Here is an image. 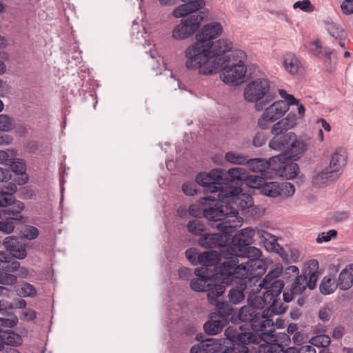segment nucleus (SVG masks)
<instances>
[{"instance_id":"nucleus-1","label":"nucleus","mask_w":353,"mask_h":353,"mask_svg":"<svg viewBox=\"0 0 353 353\" xmlns=\"http://www.w3.org/2000/svg\"><path fill=\"white\" fill-rule=\"evenodd\" d=\"M247 56L244 51L241 50H234L230 52L228 59H220L221 61L213 62L208 61L205 65H203L198 69L199 73L203 75H210L218 72L219 69L222 70L220 74L221 79L227 83L238 84V81L244 77L247 68L243 63Z\"/></svg>"},{"instance_id":"nucleus-2","label":"nucleus","mask_w":353,"mask_h":353,"mask_svg":"<svg viewBox=\"0 0 353 353\" xmlns=\"http://www.w3.org/2000/svg\"><path fill=\"white\" fill-rule=\"evenodd\" d=\"M222 31V26L218 22L210 23L203 26L196 35V41L185 51L187 59L185 66L188 70H198L210 61L207 54L209 53L212 40L219 36Z\"/></svg>"},{"instance_id":"nucleus-3","label":"nucleus","mask_w":353,"mask_h":353,"mask_svg":"<svg viewBox=\"0 0 353 353\" xmlns=\"http://www.w3.org/2000/svg\"><path fill=\"white\" fill-rule=\"evenodd\" d=\"M226 251L230 254L235 255L238 259H247V261L242 262L241 264L245 267L250 277L260 278L265 274V263L260 259L261 252L259 249L250 245L245 248L226 247Z\"/></svg>"},{"instance_id":"nucleus-4","label":"nucleus","mask_w":353,"mask_h":353,"mask_svg":"<svg viewBox=\"0 0 353 353\" xmlns=\"http://www.w3.org/2000/svg\"><path fill=\"white\" fill-rule=\"evenodd\" d=\"M226 248L222 250V254L226 261L221 263L216 274V279L225 285H230L232 282L248 276L245 267L238 264L239 260L235 255L226 252Z\"/></svg>"},{"instance_id":"nucleus-5","label":"nucleus","mask_w":353,"mask_h":353,"mask_svg":"<svg viewBox=\"0 0 353 353\" xmlns=\"http://www.w3.org/2000/svg\"><path fill=\"white\" fill-rule=\"evenodd\" d=\"M221 192L219 198L226 201L230 211H234V214H231L232 218H236L239 210H244L253 206L252 196L243 193L242 188L239 185L230 183L226 185L225 190Z\"/></svg>"},{"instance_id":"nucleus-6","label":"nucleus","mask_w":353,"mask_h":353,"mask_svg":"<svg viewBox=\"0 0 353 353\" xmlns=\"http://www.w3.org/2000/svg\"><path fill=\"white\" fill-rule=\"evenodd\" d=\"M228 171L221 168L212 170L208 174L201 172L196 176V182L204 188L208 192H218V198L222 193L221 190L226 188L230 183V177L227 175Z\"/></svg>"},{"instance_id":"nucleus-7","label":"nucleus","mask_w":353,"mask_h":353,"mask_svg":"<svg viewBox=\"0 0 353 353\" xmlns=\"http://www.w3.org/2000/svg\"><path fill=\"white\" fill-rule=\"evenodd\" d=\"M270 85L265 78H259L250 82L244 90V98L248 102H257L265 97V101L256 103V110H262L264 107L273 99L269 94Z\"/></svg>"},{"instance_id":"nucleus-8","label":"nucleus","mask_w":353,"mask_h":353,"mask_svg":"<svg viewBox=\"0 0 353 353\" xmlns=\"http://www.w3.org/2000/svg\"><path fill=\"white\" fill-rule=\"evenodd\" d=\"M218 201L212 199L211 196H205L199 199V202L206 207L203 210V216L210 221H221L228 217H231V214L234 211H230L226 201L221 198H218Z\"/></svg>"},{"instance_id":"nucleus-9","label":"nucleus","mask_w":353,"mask_h":353,"mask_svg":"<svg viewBox=\"0 0 353 353\" xmlns=\"http://www.w3.org/2000/svg\"><path fill=\"white\" fill-rule=\"evenodd\" d=\"M216 228L219 233H206L199 237L198 243L202 248L210 249L223 247L225 249L227 247L228 234L233 226L230 223L221 222L217 224Z\"/></svg>"},{"instance_id":"nucleus-10","label":"nucleus","mask_w":353,"mask_h":353,"mask_svg":"<svg viewBox=\"0 0 353 353\" xmlns=\"http://www.w3.org/2000/svg\"><path fill=\"white\" fill-rule=\"evenodd\" d=\"M206 14L203 12L199 14H189L181 19L172 30V37L176 40H183L193 34L199 28L201 22Z\"/></svg>"},{"instance_id":"nucleus-11","label":"nucleus","mask_w":353,"mask_h":353,"mask_svg":"<svg viewBox=\"0 0 353 353\" xmlns=\"http://www.w3.org/2000/svg\"><path fill=\"white\" fill-rule=\"evenodd\" d=\"M228 176L230 177V183L241 187L243 183L252 188L261 190L265 182V176L258 175H249L241 168H232L228 170Z\"/></svg>"},{"instance_id":"nucleus-12","label":"nucleus","mask_w":353,"mask_h":353,"mask_svg":"<svg viewBox=\"0 0 353 353\" xmlns=\"http://www.w3.org/2000/svg\"><path fill=\"white\" fill-rule=\"evenodd\" d=\"M268 314V311L263 310L262 314L254 310L250 305H244L240 308L238 312L239 319L241 322L250 323L253 331L261 330L263 324H260V321L265 318Z\"/></svg>"},{"instance_id":"nucleus-13","label":"nucleus","mask_w":353,"mask_h":353,"mask_svg":"<svg viewBox=\"0 0 353 353\" xmlns=\"http://www.w3.org/2000/svg\"><path fill=\"white\" fill-rule=\"evenodd\" d=\"M232 48V43L228 39H221L216 42H211V47L209 49V53L207 54L208 58L214 62L217 61H221L220 59H225L230 56V52Z\"/></svg>"},{"instance_id":"nucleus-14","label":"nucleus","mask_w":353,"mask_h":353,"mask_svg":"<svg viewBox=\"0 0 353 353\" xmlns=\"http://www.w3.org/2000/svg\"><path fill=\"white\" fill-rule=\"evenodd\" d=\"M0 270L2 271L8 272L9 274L17 272L18 277L26 278L29 272L28 269L23 266H21L20 263L12 259L6 252H0Z\"/></svg>"},{"instance_id":"nucleus-15","label":"nucleus","mask_w":353,"mask_h":353,"mask_svg":"<svg viewBox=\"0 0 353 353\" xmlns=\"http://www.w3.org/2000/svg\"><path fill=\"white\" fill-rule=\"evenodd\" d=\"M9 205L3 206L7 208L6 209L1 210V214L4 216V219L10 221L15 226L26 223V219L21 214V212L25 208L24 203L17 201Z\"/></svg>"},{"instance_id":"nucleus-16","label":"nucleus","mask_w":353,"mask_h":353,"mask_svg":"<svg viewBox=\"0 0 353 353\" xmlns=\"http://www.w3.org/2000/svg\"><path fill=\"white\" fill-rule=\"evenodd\" d=\"M223 350L225 345L222 343V340L208 338L193 345L190 349V353H223Z\"/></svg>"},{"instance_id":"nucleus-17","label":"nucleus","mask_w":353,"mask_h":353,"mask_svg":"<svg viewBox=\"0 0 353 353\" xmlns=\"http://www.w3.org/2000/svg\"><path fill=\"white\" fill-rule=\"evenodd\" d=\"M3 245L9 252L8 254L12 259H23L27 256L25 245L15 236H6L3 241Z\"/></svg>"},{"instance_id":"nucleus-18","label":"nucleus","mask_w":353,"mask_h":353,"mask_svg":"<svg viewBox=\"0 0 353 353\" xmlns=\"http://www.w3.org/2000/svg\"><path fill=\"white\" fill-rule=\"evenodd\" d=\"M185 3L176 7L173 14L176 18L185 17L189 14H199V11L205 6V0H181Z\"/></svg>"},{"instance_id":"nucleus-19","label":"nucleus","mask_w":353,"mask_h":353,"mask_svg":"<svg viewBox=\"0 0 353 353\" xmlns=\"http://www.w3.org/2000/svg\"><path fill=\"white\" fill-rule=\"evenodd\" d=\"M254 278L245 276L236 281V285L231 288L228 294L230 303L236 305L242 302L245 299V290L247 289L248 282H251Z\"/></svg>"},{"instance_id":"nucleus-20","label":"nucleus","mask_w":353,"mask_h":353,"mask_svg":"<svg viewBox=\"0 0 353 353\" xmlns=\"http://www.w3.org/2000/svg\"><path fill=\"white\" fill-rule=\"evenodd\" d=\"M256 235L257 236V230L251 228L242 229L232 237L231 243L228 247L245 248L252 243L253 237Z\"/></svg>"},{"instance_id":"nucleus-21","label":"nucleus","mask_w":353,"mask_h":353,"mask_svg":"<svg viewBox=\"0 0 353 353\" xmlns=\"http://www.w3.org/2000/svg\"><path fill=\"white\" fill-rule=\"evenodd\" d=\"M347 155L346 150L340 148L332 154L330 165L327 167L332 172H337L338 177L342 174L343 168L347 164Z\"/></svg>"},{"instance_id":"nucleus-22","label":"nucleus","mask_w":353,"mask_h":353,"mask_svg":"<svg viewBox=\"0 0 353 353\" xmlns=\"http://www.w3.org/2000/svg\"><path fill=\"white\" fill-rule=\"evenodd\" d=\"M296 138L295 133L290 132L283 135L275 136L269 142V147L270 149L287 152L291 143Z\"/></svg>"},{"instance_id":"nucleus-23","label":"nucleus","mask_w":353,"mask_h":353,"mask_svg":"<svg viewBox=\"0 0 353 353\" xmlns=\"http://www.w3.org/2000/svg\"><path fill=\"white\" fill-rule=\"evenodd\" d=\"M228 323V319H224L221 316L216 315V313H212L210 316L208 321L204 323L203 330L209 335H215L219 333Z\"/></svg>"},{"instance_id":"nucleus-24","label":"nucleus","mask_w":353,"mask_h":353,"mask_svg":"<svg viewBox=\"0 0 353 353\" xmlns=\"http://www.w3.org/2000/svg\"><path fill=\"white\" fill-rule=\"evenodd\" d=\"M288 110V104L282 100L274 102L264 110L265 117L270 122H274L281 118Z\"/></svg>"},{"instance_id":"nucleus-25","label":"nucleus","mask_w":353,"mask_h":353,"mask_svg":"<svg viewBox=\"0 0 353 353\" xmlns=\"http://www.w3.org/2000/svg\"><path fill=\"white\" fill-rule=\"evenodd\" d=\"M257 236L262 240L267 250L281 254L283 248L278 243V238L263 229H257Z\"/></svg>"},{"instance_id":"nucleus-26","label":"nucleus","mask_w":353,"mask_h":353,"mask_svg":"<svg viewBox=\"0 0 353 353\" xmlns=\"http://www.w3.org/2000/svg\"><path fill=\"white\" fill-rule=\"evenodd\" d=\"M339 178L337 172H332L325 168L323 171L313 176L312 184L316 188H322L336 181Z\"/></svg>"},{"instance_id":"nucleus-27","label":"nucleus","mask_w":353,"mask_h":353,"mask_svg":"<svg viewBox=\"0 0 353 353\" xmlns=\"http://www.w3.org/2000/svg\"><path fill=\"white\" fill-rule=\"evenodd\" d=\"M308 143L301 140H298L296 138L291 143L290 146L287 151L284 153L288 160H298L299 159L304 152L306 151Z\"/></svg>"},{"instance_id":"nucleus-28","label":"nucleus","mask_w":353,"mask_h":353,"mask_svg":"<svg viewBox=\"0 0 353 353\" xmlns=\"http://www.w3.org/2000/svg\"><path fill=\"white\" fill-rule=\"evenodd\" d=\"M203 268H196L194 274L198 277L194 278L190 281L191 288L196 292H205L212 280L208 276H203Z\"/></svg>"},{"instance_id":"nucleus-29","label":"nucleus","mask_w":353,"mask_h":353,"mask_svg":"<svg viewBox=\"0 0 353 353\" xmlns=\"http://www.w3.org/2000/svg\"><path fill=\"white\" fill-rule=\"evenodd\" d=\"M225 285L224 283H216L212 281L205 290L210 304L214 305L220 301L219 299L225 291Z\"/></svg>"},{"instance_id":"nucleus-30","label":"nucleus","mask_w":353,"mask_h":353,"mask_svg":"<svg viewBox=\"0 0 353 353\" xmlns=\"http://www.w3.org/2000/svg\"><path fill=\"white\" fill-rule=\"evenodd\" d=\"M37 294L35 287L26 281L18 282L17 279L14 285V295L19 297H34Z\"/></svg>"},{"instance_id":"nucleus-31","label":"nucleus","mask_w":353,"mask_h":353,"mask_svg":"<svg viewBox=\"0 0 353 353\" xmlns=\"http://www.w3.org/2000/svg\"><path fill=\"white\" fill-rule=\"evenodd\" d=\"M17 185L13 183H9L0 189V206H7L14 201H17L13 197V194L17 191Z\"/></svg>"},{"instance_id":"nucleus-32","label":"nucleus","mask_w":353,"mask_h":353,"mask_svg":"<svg viewBox=\"0 0 353 353\" xmlns=\"http://www.w3.org/2000/svg\"><path fill=\"white\" fill-rule=\"evenodd\" d=\"M220 255L216 251H205L199 254L197 265H201L206 267L214 266L220 261Z\"/></svg>"},{"instance_id":"nucleus-33","label":"nucleus","mask_w":353,"mask_h":353,"mask_svg":"<svg viewBox=\"0 0 353 353\" xmlns=\"http://www.w3.org/2000/svg\"><path fill=\"white\" fill-rule=\"evenodd\" d=\"M250 170L254 172L261 173V175L268 177L270 172L268 171V160L263 159H251L246 162Z\"/></svg>"},{"instance_id":"nucleus-34","label":"nucleus","mask_w":353,"mask_h":353,"mask_svg":"<svg viewBox=\"0 0 353 353\" xmlns=\"http://www.w3.org/2000/svg\"><path fill=\"white\" fill-rule=\"evenodd\" d=\"M236 342L249 345L259 343V335L252 331H246L243 325L240 326L239 334L236 335Z\"/></svg>"},{"instance_id":"nucleus-35","label":"nucleus","mask_w":353,"mask_h":353,"mask_svg":"<svg viewBox=\"0 0 353 353\" xmlns=\"http://www.w3.org/2000/svg\"><path fill=\"white\" fill-rule=\"evenodd\" d=\"M283 65L287 72L296 74L301 67V63L294 54L288 52L283 56Z\"/></svg>"},{"instance_id":"nucleus-36","label":"nucleus","mask_w":353,"mask_h":353,"mask_svg":"<svg viewBox=\"0 0 353 353\" xmlns=\"http://www.w3.org/2000/svg\"><path fill=\"white\" fill-rule=\"evenodd\" d=\"M287 160L288 159L284 154L270 158L268 160V171L270 173L273 172L276 176H279L280 170L281 171L282 166H284Z\"/></svg>"},{"instance_id":"nucleus-37","label":"nucleus","mask_w":353,"mask_h":353,"mask_svg":"<svg viewBox=\"0 0 353 353\" xmlns=\"http://www.w3.org/2000/svg\"><path fill=\"white\" fill-rule=\"evenodd\" d=\"M336 285L341 290H347L352 286L353 274L347 268L343 269L340 272Z\"/></svg>"},{"instance_id":"nucleus-38","label":"nucleus","mask_w":353,"mask_h":353,"mask_svg":"<svg viewBox=\"0 0 353 353\" xmlns=\"http://www.w3.org/2000/svg\"><path fill=\"white\" fill-rule=\"evenodd\" d=\"M9 166L10 171L14 172L16 174H21V180H15L19 184H24L28 180V176L26 174V165L19 161L11 159V163Z\"/></svg>"},{"instance_id":"nucleus-39","label":"nucleus","mask_w":353,"mask_h":353,"mask_svg":"<svg viewBox=\"0 0 353 353\" xmlns=\"http://www.w3.org/2000/svg\"><path fill=\"white\" fill-rule=\"evenodd\" d=\"M299 172V166L297 163L287 160L284 166H282L280 170V177L286 179H292L295 178Z\"/></svg>"},{"instance_id":"nucleus-40","label":"nucleus","mask_w":353,"mask_h":353,"mask_svg":"<svg viewBox=\"0 0 353 353\" xmlns=\"http://www.w3.org/2000/svg\"><path fill=\"white\" fill-rule=\"evenodd\" d=\"M283 272V267L280 264H277L273 270H271L268 274L264 277L259 286L261 288H267L268 285H270L271 283L275 281H281L278 279L279 276L281 275Z\"/></svg>"},{"instance_id":"nucleus-41","label":"nucleus","mask_w":353,"mask_h":353,"mask_svg":"<svg viewBox=\"0 0 353 353\" xmlns=\"http://www.w3.org/2000/svg\"><path fill=\"white\" fill-rule=\"evenodd\" d=\"M283 272V267L280 264H277L273 270H271L268 274L264 277L259 286L261 288H267L268 285H270L271 283L275 281H281L278 279L279 276L281 275Z\"/></svg>"},{"instance_id":"nucleus-42","label":"nucleus","mask_w":353,"mask_h":353,"mask_svg":"<svg viewBox=\"0 0 353 353\" xmlns=\"http://www.w3.org/2000/svg\"><path fill=\"white\" fill-rule=\"evenodd\" d=\"M337 288L335 280L330 276H324L319 284V291L323 295L334 293Z\"/></svg>"},{"instance_id":"nucleus-43","label":"nucleus","mask_w":353,"mask_h":353,"mask_svg":"<svg viewBox=\"0 0 353 353\" xmlns=\"http://www.w3.org/2000/svg\"><path fill=\"white\" fill-rule=\"evenodd\" d=\"M325 28L328 33L337 40H344L347 34L339 25L333 22H325Z\"/></svg>"},{"instance_id":"nucleus-44","label":"nucleus","mask_w":353,"mask_h":353,"mask_svg":"<svg viewBox=\"0 0 353 353\" xmlns=\"http://www.w3.org/2000/svg\"><path fill=\"white\" fill-rule=\"evenodd\" d=\"M2 341L3 345L6 344L10 346H19L23 343L22 337L12 330L2 332Z\"/></svg>"},{"instance_id":"nucleus-45","label":"nucleus","mask_w":353,"mask_h":353,"mask_svg":"<svg viewBox=\"0 0 353 353\" xmlns=\"http://www.w3.org/2000/svg\"><path fill=\"white\" fill-rule=\"evenodd\" d=\"M284 287V283L283 281H275L273 283H271L270 285L267 286V291L265 292L264 296L266 297H270V299L277 298L281 293Z\"/></svg>"},{"instance_id":"nucleus-46","label":"nucleus","mask_w":353,"mask_h":353,"mask_svg":"<svg viewBox=\"0 0 353 353\" xmlns=\"http://www.w3.org/2000/svg\"><path fill=\"white\" fill-rule=\"evenodd\" d=\"M261 193L263 195L276 197L279 196V183L276 181L268 182L265 181L261 187Z\"/></svg>"},{"instance_id":"nucleus-47","label":"nucleus","mask_w":353,"mask_h":353,"mask_svg":"<svg viewBox=\"0 0 353 353\" xmlns=\"http://www.w3.org/2000/svg\"><path fill=\"white\" fill-rule=\"evenodd\" d=\"M306 281V274H303V273H302L299 275L298 274L295 276L294 281L291 285V291L294 293H296L297 294H302L307 288Z\"/></svg>"},{"instance_id":"nucleus-48","label":"nucleus","mask_w":353,"mask_h":353,"mask_svg":"<svg viewBox=\"0 0 353 353\" xmlns=\"http://www.w3.org/2000/svg\"><path fill=\"white\" fill-rule=\"evenodd\" d=\"M265 296H261L259 295L250 296L248 298V305L252 306V307L259 312V314H262L266 305Z\"/></svg>"},{"instance_id":"nucleus-49","label":"nucleus","mask_w":353,"mask_h":353,"mask_svg":"<svg viewBox=\"0 0 353 353\" xmlns=\"http://www.w3.org/2000/svg\"><path fill=\"white\" fill-rule=\"evenodd\" d=\"M270 300L272 302L270 307L265 310V311H268V314L271 313L274 315H279L285 312L288 306L280 299L274 298Z\"/></svg>"},{"instance_id":"nucleus-50","label":"nucleus","mask_w":353,"mask_h":353,"mask_svg":"<svg viewBox=\"0 0 353 353\" xmlns=\"http://www.w3.org/2000/svg\"><path fill=\"white\" fill-rule=\"evenodd\" d=\"M214 305L216 306L217 312L216 315L221 316L224 319H228V317L232 314L233 312V307L228 303L225 301H219Z\"/></svg>"},{"instance_id":"nucleus-51","label":"nucleus","mask_w":353,"mask_h":353,"mask_svg":"<svg viewBox=\"0 0 353 353\" xmlns=\"http://www.w3.org/2000/svg\"><path fill=\"white\" fill-rule=\"evenodd\" d=\"M259 353H286L284 347L277 343L262 344L259 347Z\"/></svg>"},{"instance_id":"nucleus-52","label":"nucleus","mask_w":353,"mask_h":353,"mask_svg":"<svg viewBox=\"0 0 353 353\" xmlns=\"http://www.w3.org/2000/svg\"><path fill=\"white\" fill-rule=\"evenodd\" d=\"M188 232L194 235H202V232L206 229L205 224L197 219L190 221L187 224Z\"/></svg>"},{"instance_id":"nucleus-53","label":"nucleus","mask_w":353,"mask_h":353,"mask_svg":"<svg viewBox=\"0 0 353 353\" xmlns=\"http://www.w3.org/2000/svg\"><path fill=\"white\" fill-rule=\"evenodd\" d=\"M225 159L228 162L236 165L246 164V162L248 161V157L234 152H226L225 154Z\"/></svg>"},{"instance_id":"nucleus-54","label":"nucleus","mask_w":353,"mask_h":353,"mask_svg":"<svg viewBox=\"0 0 353 353\" xmlns=\"http://www.w3.org/2000/svg\"><path fill=\"white\" fill-rule=\"evenodd\" d=\"M223 353H252L250 352V347L247 345L241 344L238 342H234L230 346L225 345Z\"/></svg>"},{"instance_id":"nucleus-55","label":"nucleus","mask_w":353,"mask_h":353,"mask_svg":"<svg viewBox=\"0 0 353 353\" xmlns=\"http://www.w3.org/2000/svg\"><path fill=\"white\" fill-rule=\"evenodd\" d=\"M295 192L294 185L289 182L279 183V196L283 198L291 197Z\"/></svg>"},{"instance_id":"nucleus-56","label":"nucleus","mask_w":353,"mask_h":353,"mask_svg":"<svg viewBox=\"0 0 353 353\" xmlns=\"http://www.w3.org/2000/svg\"><path fill=\"white\" fill-rule=\"evenodd\" d=\"M310 343L318 347H326L330 344V338L325 334L319 335L312 337Z\"/></svg>"},{"instance_id":"nucleus-57","label":"nucleus","mask_w":353,"mask_h":353,"mask_svg":"<svg viewBox=\"0 0 353 353\" xmlns=\"http://www.w3.org/2000/svg\"><path fill=\"white\" fill-rule=\"evenodd\" d=\"M273 314L269 313L266 316L265 318H263L262 320L260 321V324H263V327H261V330H255L254 332H261V334H265L266 332H271L272 331L273 328V321L272 320L270 319L269 318Z\"/></svg>"},{"instance_id":"nucleus-58","label":"nucleus","mask_w":353,"mask_h":353,"mask_svg":"<svg viewBox=\"0 0 353 353\" xmlns=\"http://www.w3.org/2000/svg\"><path fill=\"white\" fill-rule=\"evenodd\" d=\"M17 276L13 274H9L8 272L0 270V284L13 285L16 283Z\"/></svg>"},{"instance_id":"nucleus-59","label":"nucleus","mask_w":353,"mask_h":353,"mask_svg":"<svg viewBox=\"0 0 353 353\" xmlns=\"http://www.w3.org/2000/svg\"><path fill=\"white\" fill-rule=\"evenodd\" d=\"M293 8H299L305 12H312L314 10V6L310 0L298 1L294 3Z\"/></svg>"},{"instance_id":"nucleus-60","label":"nucleus","mask_w":353,"mask_h":353,"mask_svg":"<svg viewBox=\"0 0 353 353\" xmlns=\"http://www.w3.org/2000/svg\"><path fill=\"white\" fill-rule=\"evenodd\" d=\"M23 237L28 240H34L39 236L38 229L32 225H25L22 233Z\"/></svg>"},{"instance_id":"nucleus-61","label":"nucleus","mask_w":353,"mask_h":353,"mask_svg":"<svg viewBox=\"0 0 353 353\" xmlns=\"http://www.w3.org/2000/svg\"><path fill=\"white\" fill-rule=\"evenodd\" d=\"M288 130H289L288 128L281 119L272 125L271 128V133L274 136H279L286 134L285 132Z\"/></svg>"},{"instance_id":"nucleus-62","label":"nucleus","mask_w":353,"mask_h":353,"mask_svg":"<svg viewBox=\"0 0 353 353\" xmlns=\"http://www.w3.org/2000/svg\"><path fill=\"white\" fill-rule=\"evenodd\" d=\"M268 135L263 131L258 132L255 134L252 139V144L256 148L263 146L268 140Z\"/></svg>"},{"instance_id":"nucleus-63","label":"nucleus","mask_w":353,"mask_h":353,"mask_svg":"<svg viewBox=\"0 0 353 353\" xmlns=\"http://www.w3.org/2000/svg\"><path fill=\"white\" fill-rule=\"evenodd\" d=\"M337 236V231L335 230H330L327 232H321L316 238V242L318 243H322L323 242H328L332 238H335Z\"/></svg>"},{"instance_id":"nucleus-64","label":"nucleus","mask_w":353,"mask_h":353,"mask_svg":"<svg viewBox=\"0 0 353 353\" xmlns=\"http://www.w3.org/2000/svg\"><path fill=\"white\" fill-rule=\"evenodd\" d=\"M299 117L295 113L290 112L286 117L281 119L289 130L293 128L297 124Z\"/></svg>"}]
</instances>
